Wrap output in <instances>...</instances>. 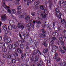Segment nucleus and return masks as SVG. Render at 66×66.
<instances>
[{
  "label": "nucleus",
  "instance_id": "1a4fd4ad",
  "mask_svg": "<svg viewBox=\"0 0 66 66\" xmlns=\"http://www.w3.org/2000/svg\"><path fill=\"white\" fill-rule=\"evenodd\" d=\"M46 15H47L46 13H44V12H42L41 13L40 15L41 16H42V18H43L45 19L46 18Z\"/></svg>",
  "mask_w": 66,
  "mask_h": 66
},
{
  "label": "nucleus",
  "instance_id": "e433bc0d",
  "mask_svg": "<svg viewBox=\"0 0 66 66\" xmlns=\"http://www.w3.org/2000/svg\"><path fill=\"white\" fill-rule=\"evenodd\" d=\"M7 48H5L3 50V51L4 52H6L7 51Z\"/></svg>",
  "mask_w": 66,
  "mask_h": 66
},
{
  "label": "nucleus",
  "instance_id": "dca6fc26",
  "mask_svg": "<svg viewBox=\"0 0 66 66\" xmlns=\"http://www.w3.org/2000/svg\"><path fill=\"white\" fill-rule=\"evenodd\" d=\"M51 45L52 47L53 48V49H57L58 47L56 45Z\"/></svg>",
  "mask_w": 66,
  "mask_h": 66
},
{
  "label": "nucleus",
  "instance_id": "774afa93",
  "mask_svg": "<svg viewBox=\"0 0 66 66\" xmlns=\"http://www.w3.org/2000/svg\"><path fill=\"white\" fill-rule=\"evenodd\" d=\"M15 55L16 56H18V53H15Z\"/></svg>",
  "mask_w": 66,
  "mask_h": 66
},
{
  "label": "nucleus",
  "instance_id": "6ab92c4d",
  "mask_svg": "<svg viewBox=\"0 0 66 66\" xmlns=\"http://www.w3.org/2000/svg\"><path fill=\"white\" fill-rule=\"evenodd\" d=\"M8 48L9 50H11L12 49V45L11 44H9L8 46Z\"/></svg>",
  "mask_w": 66,
  "mask_h": 66
},
{
  "label": "nucleus",
  "instance_id": "4d7b16f0",
  "mask_svg": "<svg viewBox=\"0 0 66 66\" xmlns=\"http://www.w3.org/2000/svg\"><path fill=\"white\" fill-rule=\"evenodd\" d=\"M52 23H53V27H54L55 26V22H53Z\"/></svg>",
  "mask_w": 66,
  "mask_h": 66
},
{
  "label": "nucleus",
  "instance_id": "58836bf2",
  "mask_svg": "<svg viewBox=\"0 0 66 66\" xmlns=\"http://www.w3.org/2000/svg\"><path fill=\"white\" fill-rule=\"evenodd\" d=\"M58 39L59 40H60L61 41H62L63 40V38L62 37H60L58 38Z\"/></svg>",
  "mask_w": 66,
  "mask_h": 66
},
{
  "label": "nucleus",
  "instance_id": "423d86ee",
  "mask_svg": "<svg viewBox=\"0 0 66 66\" xmlns=\"http://www.w3.org/2000/svg\"><path fill=\"white\" fill-rule=\"evenodd\" d=\"M16 49L17 51V52L18 53H21V56H23L24 55H23V53H22L23 51L21 50L20 48H16Z\"/></svg>",
  "mask_w": 66,
  "mask_h": 66
},
{
  "label": "nucleus",
  "instance_id": "6e6552de",
  "mask_svg": "<svg viewBox=\"0 0 66 66\" xmlns=\"http://www.w3.org/2000/svg\"><path fill=\"white\" fill-rule=\"evenodd\" d=\"M56 39V38L55 37H52L50 42L51 45H54V40Z\"/></svg>",
  "mask_w": 66,
  "mask_h": 66
},
{
  "label": "nucleus",
  "instance_id": "69168bd1",
  "mask_svg": "<svg viewBox=\"0 0 66 66\" xmlns=\"http://www.w3.org/2000/svg\"><path fill=\"white\" fill-rule=\"evenodd\" d=\"M16 45H15V44H14L13 45H12V48H16Z\"/></svg>",
  "mask_w": 66,
  "mask_h": 66
},
{
  "label": "nucleus",
  "instance_id": "5fc2aeb1",
  "mask_svg": "<svg viewBox=\"0 0 66 66\" xmlns=\"http://www.w3.org/2000/svg\"><path fill=\"white\" fill-rule=\"evenodd\" d=\"M30 58H31V60L33 61H34V58H33V56H30Z\"/></svg>",
  "mask_w": 66,
  "mask_h": 66
},
{
  "label": "nucleus",
  "instance_id": "ea45409f",
  "mask_svg": "<svg viewBox=\"0 0 66 66\" xmlns=\"http://www.w3.org/2000/svg\"><path fill=\"white\" fill-rule=\"evenodd\" d=\"M32 23H29L28 24L27 26L28 27H30L32 26Z\"/></svg>",
  "mask_w": 66,
  "mask_h": 66
},
{
  "label": "nucleus",
  "instance_id": "2f4dec72",
  "mask_svg": "<svg viewBox=\"0 0 66 66\" xmlns=\"http://www.w3.org/2000/svg\"><path fill=\"white\" fill-rule=\"evenodd\" d=\"M13 28L12 26H8V29L9 30H12Z\"/></svg>",
  "mask_w": 66,
  "mask_h": 66
},
{
  "label": "nucleus",
  "instance_id": "20e7f679",
  "mask_svg": "<svg viewBox=\"0 0 66 66\" xmlns=\"http://www.w3.org/2000/svg\"><path fill=\"white\" fill-rule=\"evenodd\" d=\"M58 54L57 53H55V56L54 57V59H55L57 62H59L61 60V58L59 57H57Z\"/></svg>",
  "mask_w": 66,
  "mask_h": 66
},
{
  "label": "nucleus",
  "instance_id": "603ef678",
  "mask_svg": "<svg viewBox=\"0 0 66 66\" xmlns=\"http://www.w3.org/2000/svg\"><path fill=\"white\" fill-rule=\"evenodd\" d=\"M36 22L37 24H40L42 23V22H41L40 21H36Z\"/></svg>",
  "mask_w": 66,
  "mask_h": 66
},
{
  "label": "nucleus",
  "instance_id": "8fccbe9b",
  "mask_svg": "<svg viewBox=\"0 0 66 66\" xmlns=\"http://www.w3.org/2000/svg\"><path fill=\"white\" fill-rule=\"evenodd\" d=\"M20 10H18L17 11V12L16 13L17 15H19L20 14L21 12L20 11Z\"/></svg>",
  "mask_w": 66,
  "mask_h": 66
},
{
  "label": "nucleus",
  "instance_id": "c03bdc74",
  "mask_svg": "<svg viewBox=\"0 0 66 66\" xmlns=\"http://www.w3.org/2000/svg\"><path fill=\"white\" fill-rule=\"evenodd\" d=\"M31 15L32 16H34L35 15V12H32L31 13Z\"/></svg>",
  "mask_w": 66,
  "mask_h": 66
},
{
  "label": "nucleus",
  "instance_id": "b1692460",
  "mask_svg": "<svg viewBox=\"0 0 66 66\" xmlns=\"http://www.w3.org/2000/svg\"><path fill=\"white\" fill-rule=\"evenodd\" d=\"M12 12V13H15L16 12V10L12 9L11 10V11L10 10V11L9 12Z\"/></svg>",
  "mask_w": 66,
  "mask_h": 66
},
{
  "label": "nucleus",
  "instance_id": "7c9ffc66",
  "mask_svg": "<svg viewBox=\"0 0 66 66\" xmlns=\"http://www.w3.org/2000/svg\"><path fill=\"white\" fill-rule=\"evenodd\" d=\"M24 46H23V44H20V48L21 49H22L23 48Z\"/></svg>",
  "mask_w": 66,
  "mask_h": 66
},
{
  "label": "nucleus",
  "instance_id": "39448f33",
  "mask_svg": "<svg viewBox=\"0 0 66 66\" xmlns=\"http://www.w3.org/2000/svg\"><path fill=\"white\" fill-rule=\"evenodd\" d=\"M34 4L37 7L40 6L39 0H36V2L34 3Z\"/></svg>",
  "mask_w": 66,
  "mask_h": 66
},
{
  "label": "nucleus",
  "instance_id": "ddd939ff",
  "mask_svg": "<svg viewBox=\"0 0 66 66\" xmlns=\"http://www.w3.org/2000/svg\"><path fill=\"white\" fill-rule=\"evenodd\" d=\"M40 37L43 38H46V35L44 33H42L40 34Z\"/></svg>",
  "mask_w": 66,
  "mask_h": 66
},
{
  "label": "nucleus",
  "instance_id": "a211bd4d",
  "mask_svg": "<svg viewBox=\"0 0 66 66\" xmlns=\"http://www.w3.org/2000/svg\"><path fill=\"white\" fill-rule=\"evenodd\" d=\"M35 52L36 53V54H37V53H38V52H39V53L40 54V55H41L42 54V53H40V52L38 49L35 50Z\"/></svg>",
  "mask_w": 66,
  "mask_h": 66
},
{
  "label": "nucleus",
  "instance_id": "13d9d810",
  "mask_svg": "<svg viewBox=\"0 0 66 66\" xmlns=\"http://www.w3.org/2000/svg\"><path fill=\"white\" fill-rule=\"evenodd\" d=\"M50 26V24H49L48 23V24H45V26L46 27H49Z\"/></svg>",
  "mask_w": 66,
  "mask_h": 66
},
{
  "label": "nucleus",
  "instance_id": "c85d7f7f",
  "mask_svg": "<svg viewBox=\"0 0 66 66\" xmlns=\"http://www.w3.org/2000/svg\"><path fill=\"white\" fill-rule=\"evenodd\" d=\"M30 16H26L25 18V20H29L30 19Z\"/></svg>",
  "mask_w": 66,
  "mask_h": 66
},
{
  "label": "nucleus",
  "instance_id": "9d476101",
  "mask_svg": "<svg viewBox=\"0 0 66 66\" xmlns=\"http://www.w3.org/2000/svg\"><path fill=\"white\" fill-rule=\"evenodd\" d=\"M44 63L43 60L42 59L40 60V61L39 62V63L37 64V66H42L43 65Z\"/></svg>",
  "mask_w": 66,
  "mask_h": 66
},
{
  "label": "nucleus",
  "instance_id": "a18cd8bd",
  "mask_svg": "<svg viewBox=\"0 0 66 66\" xmlns=\"http://www.w3.org/2000/svg\"><path fill=\"white\" fill-rule=\"evenodd\" d=\"M45 56H46V57H48L49 56V54L47 53H45Z\"/></svg>",
  "mask_w": 66,
  "mask_h": 66
},
{
  "label": "nucleus",
  "instance_id": "a878e982",
  "mask_svg": "<svg viewBox=\"0 0 66 66\" xmlns=\"http://www.w3.org/2000/svg\"><path fill=\"white\" fill-rule=\"evenodd\" d=\"M22 24V23H18V27L19 28H21V26Z\"/></svg>",
  "mask_w": 66,
  "mask_h": 66
},
{
  "label": "nucleus",
  "instance_id": "bb28decb",
  "mask_svg": "<svg viewBox=\"0 0 66 66\" xmlns=\"http://www.w3.org/2000/svg\"><path fill=\"white\" fill-rule=\"evenodd\" d=\"M17 9L18 10L20 11L21 10V6L20 5L17 7Z\"/></svg>",
  "mask_w": 66,
  "mask_h": 66
},
{
  "label": "nucleus",
  "instance_id": "c9c22d12",
  "mask_svg": "<svg viewBox=\"0 0 66 66\" xmlns=\"http://www.w3.org/2000/svg\"><path fill=\"white\" fill-rule=\"evenodd\" d=\"M43 45H44V46H45V47H47V43H46V42H43Z\"/></svg>",
  "mask_w": 66,
  "mask_h": 66
},
{
  "label": "nucleus",
  "instance_id": "4468645a",
  "mask_svg": "<svg viewBox=\"0 0 66 66\" xmlns=\"http://www.w3.org/2000/svg\"><path fill=\"white\" fill-rule=\"evenodd\" d=\"M9 23L11 25V26L13 25V24H14L15 23L14 21L13 20H10L9 22Z\"/></svg>",
  "mask_w": 66,
  "mask_h": 66
},
{
  "label": "nucleus",
  "instance_id": "f704fd0d",
  "mask_svg": "<svg viewBox=\"0 0 66 66\" xmlns=\"http://www.w3.org/2000/svg\"><path fill=\"white\" fill-rule=\"evenodd\" d=\"M6 30H7V29H6L5 31V34L4 36H5V34H6L7 36V33H9V31L8 30L6 31Z\"/></svg>",
  "mask_w": 66,
  "mask_h": 66
},
{
  "label": "nucleus",
  "instance_id": "9b49d317",
  "mask_svg": "<svg viewBox=\"0 0 66 66\" xmlns=\"http://www.w3.org/2000/svg\"><path fill=\"white\" fill-rule=\"evenodd\" d=\"M12 26V28H13V29H14V32H18V30L16 29L17 28V26H16L14 25V24H13Z\"/></svg>",
  "mask_w": 66,
  "mask_h": 66
},
{
  "label": "nucleus",
  "instance_id": "338daca9",
  "mask_svg": "<svg viewBox=\"0 0 66 66\" xmlns=\"http://www.w3.org/2000/svg\"><path fill=\"white\" fill-rule=\"evenodd\" d=\"M63 1V0H60L58 4H61V2H62Z\"/></svg>",
  "mask_w": 66,
  "mask_h": 66
},
{
  "label": "nucleus",
  "instance_id": "f3484780",
  "mask_svg": "<svg viewBox=\"0 0 66 66\" xmlns=\"http://www.w3.org/2000/svg\"><path fill=\"white\" fill-rule=\"evenodd\" d=\"M52 34L53 36H58V34L56 32H54L52 33Z\"/></svg>",
  "mask_w": 66,
  "mask_h": 66
},
{
  "label": "nucleus",
  "instance_id": "2eb2a0df",
  "mask_svg": "<svg viewBox=\"0 0 66 66\" xmlns=\"http://www.w3.org/2000/svg\"><path fill=\"white\" fill-rule=\"evenodd\" d=\"M4 41L2 42V43H0V48H2L4 46Z\"/></svg>",
  "mask_w": 66,
  "mask_h": 66
},
{
  "label": "nucleus",
  "instance_id": "f257e3e1",
  "mask_svg": "<svg viewBox=\"0 0 66 66\" xmlns=\"http://www.w3.org/2000/svg\"><path fill=\"white\" fill-rule=\"evenodd\" d=\"M55 15L56 17H57L58 18L61 19V16H62V14L61 13L59 10L58 8H56L55 9Z\"/></svg>",
  "mask_w": 66,
  "mask_h": 66
},
{
  "label": "nucleus",
  "instance_id": "37998d69",
  "mask_svg": "<svg viewBox=\"0 0 66 66\" xmlns=\"http://www.w3.org/2000/svg\"><path fill=\"white\" fill-rule=\"evenodd\" d=\"M20 4L19 2H16V3L14 4L15 5L17 6L18 5Z\"/></svg>",
  "mask_w": 66,
  "mask_h": 66
},
{
  "label": "nucleus",
  "instance_id": "a19ab883",
  "mask_svg": "<svg viewBox=\"0 0 66 66\" xmlns=\"http://www.w3.org/2000/svg\"><path fill=\"white\" fill-rule=\"evenodd\" d=\"M54 29L56 31H59V27H55V28Z\"/></svg>",
  "mask_w": 66,
  "mask_h": 66
},
{
  "label": "nucleus",
  "instance_id": "393cba45",
  "mask_svg": "<svg viewBox=\"0 0 66 66\" xmlns=\"http://www.w3.org/2000/svg\"><path fill=\"white\" fill-rule=\"evenodd\" d=\"M15 44L16 47H18V48L19 47V44L18 43L15 42Z\"/></svg>",
  "mask_w": 66,
  "mask_h": 66
},
{
  "label": "nucleus",
  "instance_id": "864d4df0",
  "mask_svg": "<svg viewBox=\"0 0 66 66\" xmlns=\"http://www.w3.org/2000/svg\"><path fill=\"white\" fill-rule=\"evenodd\" d=\"M31 3H30V2L29 1H27V5H29V4Z\"/></svg>",
  "mask_w": 66,
  "mask_h": 66
},
{
  "label": "nucleus",
  "instance_id": "7ed1b4c3",
  "mask_svg": "<svg viewBox=\"0 0 66 66\" xmlns=\"http://www.w3.org/2000/svg\"><path fill=\"white\" fill-rule=\"evenodd\" d=\"M7 35L6 34L5 35V36H4V39H5L6 40L7 42L8 43H9L11 42V39L10 38H7Z\"/></svg>",
  "mask_w": 66,
  "mask_h": 66
},
{
  "label": "nucleus",
  "instance_id": "aec40b11",
  "mask_svg": "<svg viewBox=\"0 0 66 66\" xmlns=\"http://www.w3.org/2000/svg\"><path fill=\"white\" fill-rule=\"evenodd\" d=\"M48 49L46 48L44 49L43 50V52L44 53V54H45V53H47V52H48Z\"/></svg>",
  "mask_w": 66,
  "mask_h": 66
},
{
  "label": "nucleus",
  "instance_id": "0e129e2a",
  "mask_svg": "<svg viewBox=\"0 0 66 66\" xmlns=\"http://www.w3.org/2000/svg\"><path fill=\"white\" fill-rule=\"evenodd\" d=\"M29 33H28V34L26 36V38H28V37H29Z\"/></svg>",
  "mask_w": 66,
  "mask_h": 66
},
{
  "label": "nucleus",
  "instance_id": "49530a36",
  "mask_svg": "<svg viewBox=\"0 0 66 66\" xmlns=\"http://www.w3.org/2000/svg\"><path fill=\"white\" fill-rule=\"evenodd\" d=\"M34 43L35 44H36L37 45H38L39 43H38V41H37V42H35V41L34 42Z\"/></svg>",
  "mask_w": 66,
  "mask_h": 66
},
{
  "label": "nucleus",
  "instance_id": "c756f323",
  "mask_svg": "<svg viewBox=\"0 0 66 66\" xmlns=\"http://www.w3.org/2000/svg\"><path fill=\"white\" fill-rule=\"evenodd\" d=\"M41 30L42 31V32H43L44 33H46V34H46V30H45V29L43 28L41 29Z\"/></svg>",
  "mask_w": 66,
  "mask_h": 66
},
{
  "label": "nucleus",
  "instance_id": "4c0bfd02",
  "mask_svg": "<svg viewBox=\"0 0 66 66\" xmlns=\"http://www.w3.org/2000/svg\"><path fill=\"white\" fill-rule=\"evenodd\" d=\"M40 9H41V10H44L45 9V8H44V6H42V5L40 6Z\"/></svg>",
  "mask_w": 66,
  "mask_h": 66
},
{
  "label": "nucleus",
  "instance_id": "4be33fe9",
  "mask_svg": "<svg viewBox=\"0 0 66 66\" xmlns=\"http://www.w3.org/2000/svg\"><path fill=\"white\" fill-rule=\"evenodd\" d=\"M50 2V8L51 7V6H52V0H49Z\"/></svg>",
  "mask_w": 66,
  "mask_h": 66
},
{
  "label": "nucleus",
  "instance_id": "3c124183",
  "mask_svg": "<svg viewBox=\"0 0 66 66\" xmlns=\"http://www.w3.org/2000/svg\"><path fill=\"white\" fill-rule=\"evenodd\" d=\"M60 51H61V53H63V54H64V53H65V52H64V50H63L62 49H61L60 50Z\"/></svg>",
  "mask_w": 66,
  "mask_h": 66
},
{
  "label": "nucleus",
  "instance_id": "09e8293b",
  "mask_svg": "<svg viewBox=\"0 0 66 66\" xmlns=\"http://www.w3.org/2000/svg\"><path fill=\"white\" fill-rule=\"evenodd\" d=\"M62 64L64 66H66V62L65 61L62 63Z\"/></svg>",
  "mask_w": 66,
  "mask_h": 66
},
{
  "label": "nucleus",
  "instance_id": "5701e85b",
  "mask_svg": "<svg viewBox=\"0 0 66 66\" xmlns=\"http://www.w3.org/2000/svg\"><path fill=\"white\" fill-rule=\"evenodd\" d=\"M11 62L12 63H15L16 62V61L15 59H11Z\"/></svg>",
  "mask_w": 66,
  "mask_h": 66
},
{
  "label": "nucleus",
  "instance_id": "f03ea898",
  "mask_svg": "<svg viewBox=\"0 0 66 66\" xmlns=\"http://www.w3.org/2000/svg\"><path fill=\"white\" fill-rule=\"evenodd\" d=\"M5 0H3L2 1V3H3V6L4 7H5L6 9V10H7V12H10V7H9L8 6H7L5 5Z\"/></svg>",
  "mask_w": 66,
  "mask_h": 66
},
{
  "label": "nucleus",
  "instance_id": "412c9836",
  "mask_svg": "<svg viewBox=\"0 0 66 66\" xmlns=\"http://www.w3.org/2000/svg\"><path fill=\"white\" fill-rule=\"evenodd\" d=\"M61 23L63 24H66V21H65V19H63L61 20Z\"/></svg>",
  "mask_w": 66,
  "mask_h": 66
},
{
  "label": "nucleus",
  "instance_id": "bf43d9fd",
  "mask_svg": "<svg viewBox=\"0 0 66 66\" xmlns=\"http://www.w3.org/2000/svg\"><path fill=\"white\" fill-rule=\"evenodd\" d=\"M7 58L8 59H11V56L10 55H9L7 56Z\"/></svg>",
  "mask_w": 66,
  "mask_h": 66
},
{
  "label": "nucleus",
  "instance_id": "79ce46f5",
  "mask_svg": "<svg viewBox=\"0 0 66 66\" xmlns=\"http://www.w3.org/2000/svg\"><path fill=\"white\" fill-rule=\"evenodd\" d=\"M60 44L62 45H64V41L62 40L60 42Z\"/></svg>",
  "mask_w": 66,
  "mask_h": 66
},
{
  "label": "nucleus",
  "instance_id": "e2e57ef3",
  "mask_svg": "<svg viewBox=\"0 0 66 66\" xmlns=\"http://www.w3.org/2000/svg\"><path fill=\"white\" fill-rule=\"evenodd\" d=\"M36 54V53L35 52V51H34L32 53V55H35V54Z\"/></svg>",
  "mask_w": 66,
  "mask_h": 66
},
{
  "label": "nucleus",
  "instance_id": "6e6d98bb",
  "mask_svg": "<svg viewBox=\"0 0 66 66\" xmlns=\"http://www.w3.org/2000/svg\"><path fill=\"white\" fill-rule=\"evenodd\" d=\"M23 18H24V17L27 16V13H25L23 14Z\"/></svg>",
  "mask_w": 66,
  "mask_h": 66
},
{
  "label": "nucleus",
  "instance_id": "de8ad7c7",
  "mask_svg": "<svg viewBox=\"0 0 66 66\" xmlns=\"http://www.w3.org/2000/svg\"><path fill=\"white\" fill-rule=\"evenodd\" d=\"M44 12H43L44 13H45V14H46V13H47L48 11H47V10L46 9H44Z\"/></svg>",
  "mask_w": 66,
  "mask_h": 66
},
{
  "label": "nucleus",
  "instance_id": "cd10ccee",
  "mask_svg": "<svg viewBox=\"0 0 66 66\" xmlns=\"http://www.w3.org/2000/svg\"><path fill=\"white\" fill-rule=\"evenodd\" d=\"M4 46L5 47H8L9 46L8 43H7L6 42H5L4 43Z\"/></svg>",
  "mask_w": 66,
  "mask_h": 66
},
{
  "label": "nucleus",
  "instance_id": "473e14b6",
  "mask_svg": "<svg viewBox=\"0 0 66 66\" xmlns=\"http://www.w3.org/2000/svg\"><path fill=\"white\" fill-rule=\"evenodd\" d=\"M5 29H6V30L7 29L6 27H5L4 26H3L2 28V30H4V31H5Z\"/></svg>",
  "mask_w": 66,
  "mask_h": 66
},
{
  "label": "nucleus",
  "instance_id": "052dcab7",
  "mask_svg": "<svg viewBox=\"0 0 66 66\" xmlns=\"http://www.w3.org/2000/svg\"><path fill=\"white\" fill-rule=\"evenodd\" d=\"M42 27L43 28H45L46 27V24H45V25L44 24H42Z\"/></svg>",
  "mask_w": 66,
  "mask_h": 66
},
{
  "label": "nucleus",
  "instance_id": "72a5a7b5",
  "mask_svg": "<svg viewBox=\"0 0 66 66\" xmlns=\"http://www.w3.org/2000/svg\"><path fill=\"white\" fill-rule=\"evenodd\" d=\"M56 44L58 46H59V47H61V46H60V41H58L56 43Z\"/></svg>",
  "mask_w": 66,
  "mask_h": 66
},
{
  "label": "nucleus",
  "instance_id": "680f3d73",
  "mask_svg": "<svg viewBox=\"0 0 66 66\" xmlns=\"http://www.w3.org/2000/svg\"><path fill=\"white\" fill-rule=\"evenodd\" d=\"M19 18H23V15H19Z\"/></svg>",
  "mask_w": 66,
  "mask_h": 66
},
{
  "label": "nucleus",
  "instance_id": "f8f14e48",
  "mask_svg": "<svg viewBox=\"0 0 66 66\" xmlns=\"http://www.w3.org/2000/svg\"><path fill=\"white\" fill-rule=\"evenodd\" d=\"M2 20L3 21H4L6 20V19H7V18L6 17V16L5 15H3L2 16Z\"/></svg>",
  "mask_w": 66,
  "mask_h": 66
},
{
  "label": "nucleus",
  "instance_id": "0eeeda50",
  "mask_svg": "<svg viewBox=\"0 0 66 66\" xmlns=\"http://www.w3.org/2000/svg\"><path fill=\"white\" fill-rule=\"evenodd\" d=\"M36 60L35 61V63L36 64H37L38 63V61L39 60V56L38 55H37L35 56Z\"/></svg>",
  "mask_w": 66,
  "mask_h": 66
}]
</instances>
